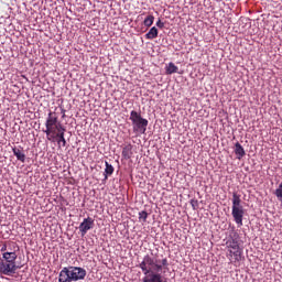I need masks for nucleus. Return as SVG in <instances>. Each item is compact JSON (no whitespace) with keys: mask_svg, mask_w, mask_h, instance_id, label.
<instances>
[{"mask_svg":"<svg viewBox=\"0 0 282 282\" xmlns=\"http://www.w3.org/2000/svg\"><path fill=\"white\" fill-rule=\"evenodd\" d=\"M139 268L145 275L143 282H164L160 272L169 268V259L153 260L151 256L147 254L143 257V261L139 264Z\"/></svg>","mask_w":282,"mask_h":282,"instance_id":"f257e3e1","label":"nucleus"},{"mask_svg":"<svg viewBox=\"0 0 282 282\" xmlns=\"http://www.w3.org/2000/svg\"><path fill=\"white\" fill-rule=\"evenodd\" d=\"M17 253L13 252H4L2 253V259L0 261V274L4 276H14L18 270H21L23 265L17 264Z\"/></svg>","mask_w":282,"mask_h":282,"instance_id":"f03ea898","label":"nucleus"},{"mask_svg":"<svg viewBox=\"0 0 282 282\" xmlns=\"http://www.w3.org/2000/svg\"><path fill=\"white\" fill-rule=\"evenodd\" d=\"M123 160H131V158L133 156V145L128 144L122 149V153H121Z\"/></svg>","mask_w":282,"mask_h":282,"instance_id":"1a4fd4ad","label":"nucleus"},{"mask_svg":"<svg viewBox=\"0 0 282 282\" xmlns=\"http://www.w3.org/2000/svg\"><path fill=\"white\" fill-rule=\"evenodd\" d=\"M0 252H2V254H6V252H10L8 251V241L2 243Z\"/></svg>","mask_w":282,"mask_h":282,"instance_id":"4be33fe9","label":"nucleus"},{"mask_svg":"<svg viewBox=\"0 0 282 282\" xmlns=\"http://www.w3.org/2000/svg\"><path fill=\"white\" fill-rule=\"evenodd\" d=\"M62 112L64 113V115H63V118H65V109H62Z\"/></svg>","mask_w":282,"mask_h":282,"instance_id":"b1692460","label":"nucleus"},{"mask_svg":"<svg viewBox=\"0 0 282 282\" xmlns=\"http://www.w3.org/2000/svg\"><path fill=\"white\" fill-rule=\"evenodd\" d=\"M156 28H160V30H162V28H164V22H162V20H159L156 22Z\"/></svg>","mask_w":282,"mask_h":282,"instance_id":"5701e85b","label":"nucleus"},{"mask_svg":"<svg viewBox=\"0 0 282 282\" xmlns=\"http://www.w3.org/2000/svg\"><path fill=\"white\" fill-rule=\"evenodd\" d=\"M275 197H278V199L281 200V203H282V183L275 189Z\"/></svg>","mask_w":282,"mask_h":282,"instance_id":"aec40b11","label":"nucleus"},{"mask_svg":"<svg viewBox=\"0 0 282 282\" xmlns=\"http://www.w3.org/2000/svg\"><path fill=\"white\" fill-rule=\"evenodd\" d=\"M113 165L109 164V162L106 161L105 180H108L109 175H113Z\"/></svg>","mask_w":282,"mask_h":282,"instance_id":"dca6fc26","label":"nucleus"},{"mask_svg":"<svg viewBox=\"0 0 282 282\" xmlns=\"http://www.w3.org/2000/svg\"><path fill=\"white\" fill-rule=\"evenodd\" d=\"M65 131L63 123L58 121V115L56 112L50 111L45 121V130L43 132L46 134V140L48 142H54V135Z\"/></svg>","mask_w":282,"mask_h":282,"instance_id":"7ed1b4c3","label":"nucleus"},{"mask_svg":"<svg viewBox=\"0 0 282 282\" xmlns=\"http://www.w3.org/2000/svg\"><path fill=\"white\" fill-rule=\"evenodd\" d=\"M130 120L137 129L143 131V133L147 131V127H149V120L142 118V115H140L138 111L132 110L130 112Z\"/></svg>","mask_w":282,"mask_h":282,"instance_id":"423d86ee","label":"nucleus"},{"mask_svg":"<svg viewBox=\"0 0 282 282\" xmlns=\"http://www.w3.org/2000/svg\"><path fill=\"white\" fill-rule=\"evenodd\" d=\"M158 28L153 26L150 29V31L145 34V39L148 41H153V39H158Z\"/></svg>","mask_w":282,"mask_h":282,"instance_id":"4468645a","label":"nucleus"},{"mask_svg":"<svg viewBox=\"0 0 282 282\" xmlns=\"http://www.w3.org/2000/svg\"><path fill=\"white\" fill-rule=\"evenodd\" d=\"M65 131L66 130H62V132L54 135V142H57V144H62V147L67 145V140H65Z\"/></svg>","mask_w":282,"mask_h":282,"instance_id":"9d476101","label":"nucleus"},{"mask_svg":"<svg viewBox=\"0 0 282 282\" xmlns=\"http://www.w3.org/2000/svg\"><path fill=\"white\" fill-rule=\"evenodd\" d=\"M234 151L237 155V160H241L246 155V150L243 149V145H241V143L239 142H236Z\"/></svg>","mask_w":282,"mask_h":282,"instance_id":"9b49d317","label":"nucleus"},{"mask_svg":"<svg viewBox=\"0 0 282 282\" xmlns=\"http://www.w3.org/2000/svg\"><path fill=\"white\" fill-rule=\"evenodd\" d=\"M180 68H177V66L175 64H173V62H170L167 67H166V74H177Z\"/></svg>","mask_w":282,"mask_h":282,"instance_id":"f3484780","label":"nucleus"},{"mask_svg":"<svg viewBox=\"0 0 282 282\" xmlns=\"http://www.w3.org/2000/svg\"><path fill=\"white\" fill-rule=\"evenodd\" d=\"M87 276V270L80 267H64L59 272L58 282L83 281Z\"/></svg>","mask_w":282,"mask_h":282,"instance_id":"20e7f679","label":"nucleus"},{"mask_svg":"<svg viewBox=\"0 0 282 282\" xmlns=\"http://www.w3.org/2000/svg\"><path fill=\"white\" fill-rule=\"evenodd\" d=\"M7 252H14L17 254L19 252V245L14 241H8Z\"/></svg>","mask_w":282,"mask_h":282,"instance_id":"2eb2a0df","label":"nucleus"},{"mask_svg":"<svg viewBox=\"0 0 282 282\" xmlns=\"http://www.w3.org/2000/svg\"><path fill=\"white\" fill-rule=\"evenodd\" d=\"M191 206H192L193 210H197V208H199V202L197 199H192Z\"/></svg>","mask_w":282,"mask_h":282,"instance_id":"412c9836","label":"nucleus"},{"mask_svg":"<svg viewBox=\"0 0 282 282\" xmlns=\"http://www.w3.org/2000/svg\"><path fill=\"white\" fill-rule=\"evenodd\" d=\"M13 151V155H15L17 160H19V162H25V153H23V150L19 149V148H12Z\"/></svg>","mask_w":282,"mask_h":282,"instance_id":"ddd939ff","label":"nucleus"},{"mask_svg":"<svg viewBox=\"0 0 282 282\" xmlns=\"http://www.w3.org/2000/svg\"><path fill=\"white\" fill-rule=\"evenodd\" d=\"M239 232L232 228L229 232V237L227 240V248H230L229 254L230 257H235V261L241 260V248L239 247ZM234 250V251H232Z\"/></svg>","mask_w":282,"mask_h":282,"instance_id":"39448f33","label":"nucleus"},{"mask_svg":"<svg viewBox=\"0 0 282 282\" xmlns=\"http://www.w3.org/2000/svg\"><path fill=\"white\" fill-rule=\"evenodd\" d=\"M148 217H149V213H147L145 210H142V212L139 213V219H140V221L145 223L147 219H148Z\"/></svg>","mask_w":282,"mask_h":282,"instance_id":"6ab92c4d","label":"nucleus"},{"mask_svg":"<svg viewBox=\"0 0 282 282\" xmlns=\"http://www.w3.org/2000/svg\"><path fill=\"white\" fill-rule=\"evenodd\" d=\"M231 215L237 225L243 226V207H231Z\"/></svg>","mask_w":282,"mask_h":282,"instance_id":"6e6552de","label":"nucleus"},{"mask_svg":"<svg viewBox=\"0 0 282 282\" xmlns=\"http://www.w3.org/2000/svg\"><path fill=\"white\" fill-rule=\"evenodd\" d=\"M232 208H243L241 206V196L237 192L232 193Z\"/></svg>","mask_w":282,"mask_h":282,"instance_id":"f8f14e48","label":"nucleus"},{"mask_svg":"<svg viewBox=\"0 0 282 282\" xmlns=\"http://www.w3.org/2000/svg\"><path fill=\"white\" fill-rule=\"evenodd\" d=\"M94 228V218L88 217L83 220V223L79 225V231L82 234V237H85L89 230Z\"/></svg>","mask_w":282,"mask_h":282,"instance_id":"0eeeda50","label":"nucleus"},{"mask_svg":"<svg viewBox=\"0 0 282 282\" xmlns=\"http://www.w3.org/2000/svg\"><path fill=\"white\" fill-rule=\"evenodd\" d=\"M153 21H155V17L148 15L143 21V25H145V28H151V25H153Z\"/></svg>","mask_w":282,"mask_h":282,"instance_id":"a211bd4d","label":"nucleus"}]
</instances>
